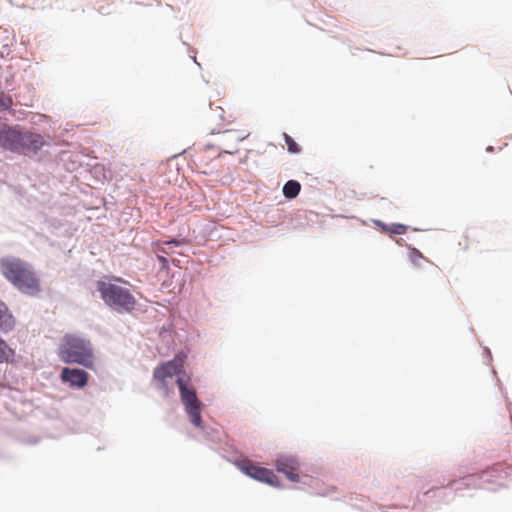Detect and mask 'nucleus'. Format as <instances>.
Returning a JSON list of instances; mask_svg holds the SVG:
<instances>
[{"label": "nucleus", "instance_id": "16", "mask_svg": "<svg viewBox=\"0 0 512 512\" xmlns=\"http://www.w3.org/2000/svg\"><path fill=\"white\" fill-rule=\"evenodd\" d=\"M13 100L11 96L0 93V111H5L11 108Z\"/></svg>", "mask_w": 512, "mask_h": 512}, {"label": "nucleus", "instance_id": "21", "mask_svg": "<svg viewBox=\"0 0 512 512\" xmlns=\"http://www.w3.org/2000/svg\"><path fill=\"white\" fill-rule=\"evenodd\" d=\"M487 151H493V147L489 146V147L487 148Z\"/></svg>", "mask_w": 512, "mask_h": 512}, {"label": "nucleus", "instance_id": "4", "mask_svg": "<svg viewBox=\"0 0 512 512\" xmlns=\"http://www.w3.org/2000/svg\"><path fill=\"white\" fill-rule=\"evenodd\" d=\"M176 382L179 387L181 401L185 406V411L191 423L196 427H201V403L196 396L195 390L189 388L181 377H178Z\"/></svg>", "mask_w": 512, "mask_h": 512}, {"label": "nucleus", "instance_id": "18", "mask_svg": "<svg viewBox=\"0 0 512 512\" xmlns=\"http://www.w3.org/2000/svg\"><path fill=\"white\" fill-rule=\"evenodd\" d=\"M171 245L179 246L181 245V242L177 240L163 242V246L159 248V251L167 254L169 251L164 246L170 247Z\"/></svg>", "mask_w": 512, "mask_h": 512}, {"label": "nucleus", "instance_id": "7", "mask_svg": "<svg viewBox=\"0 0 512 512\" xmlns=\"http://www.w3.org/2000/svg\"><path fill=\"white\" fill-rule=\"evenodd\" d=\"M237 466L244 474L257 481L275 487L279 486L278 477L274 474L272 470H269L265 467L257 466L250 460H242L237 463Z\"/></svg>", "mask_w": 512, "mask_h": 512}, {"label": "nucleus", "instance_id": "1", "mask_svg": "<svg viewBox=\"0 0 512 512\" xmlns=\"http://www.w3.org/2000/svg\"><path fill=\"white\" fill-rule=\"evenodd\" d=\"M0 270L3 276L19 291L28 295H36L41 286L33 267L26 261L7 257L0 261Z\"/></svg>", "mask_w": 512, "mask_h": 512}, {"label": "nucleus", "instance_id": "2", "mask_svg": "<svg viewBox=\"0 0 512 512\" xmlns=\"http://www.w3.org/2000/svg\"><path fill=\"white\" fill-rule=\"evenodd\" d=\"M118 283L128 284L120 277H104L97 281V290L106 305L118 312H131L136 306V299L131 292Z\"/></svg>", "mask_w": 512, "mask_h": 512}, {"label": "nucleus", "instance_id": "9", "mask_svg": "<svg viewBox=\"0 0 512 512\" xmlns=\"http://www.w3.org/2000/svg\"><path fill=\"white\" fill-rule=\"evenodd\" d=\"M60 378L71 387L83 388L88 383L89 375L82 369L64 367L61 371Z\"/></svg>", "mask_w": 512, "mask_h": 512}, {"label": "nucleus", "instance_id": "10", "mask_svg": "<svg viewBox=\"0 0 512 512\" xmlns=\"http://www.w3.org/2000/svg\"><path fill=\"white\" fill-rule=\"evenodd\" d=\"M275 467L278 472L285 474L290 481L299 482V475L297 473L299 462L295 457H281L276 460Z\"/></svg>", "mask_w": 512, "mask_h": 512}, {"label": "nucleus", "instance_id": "5", "mask_svg": "<svg viewBox=\"0 0 512 512\" xmlns=\"http://www.w3.org/2000/svg\"><path fill=\"white\" fill-rule=\"evenodd\" d=\"M45 144V139L41 134L19 129L12 152L32 156L36 155Z\"/></svg>", "mask_w": 512, "mask_h": 512}, {"label": "nucleus", "instance_id": "13", "mask_svg": "<svg viewBox=\"0 0 512 512\" xmlns=\"http://www.w3.org/2000/svg\"><path fill=\"white\" fill-rule=\"evenodd\" d=\"M16 352L0 337V364L15 363Z\"/></svg>", "mask_w": 512, "mask_h": 512}, {"label": "nucleus", "instance_id": "20", "mask_svg": "<svg viewBox=\"0 0 512 512\" xmlns=\"http://www.w3.org/2000/svg\"><path fill=\"white\" fill-rule=\"evenodd\" d=\"M157 258L161 262L163 268H166L168 266V260L164 256L157 255Z\"/></svg>", "mask_w": 512, "mask_h": 512}, {"label": "nucleus", "instance_id": "14", "mask_svg": "<svg viewBox=\"0 0 512 512\" xmlns=\"http://www.w3.org/2000/svg\"><path fill=\"white\" fill-rule=\"evenodd\" d=\"M301 190V185L296 180H289L283 186V194L288 199H293L298 196Z\"/></svg>", "mask_w": 512, "mask_h": 512}, {"label": "nucleus", "instance_id": "8", "mask_svg": "<svg viewBox=\"0 0 512 512\" xmlns=\"http://www.w3.org/2000/svg\"><path fill=\"white\" fill-rule=\"evenodd\" d=\"M249 136L246 129L226 130L219 134L217 145L225 153L232 154L237 151V144Z\"/></svg>", "mask_w": 512, "mask_h": 512}, {"label": "nucleus", "instance_id": "12", "mask_svg": "<svg viewBox=\"0 0 512 512\" xmlns=\"http://www.w3.org/2000/svg\"><path fill=\"white\" fill-rule=\"evenodd\" d=\"M15 327V319L7 306L0 301V331L8 333Z\"/></svg>", "mask_w": 512, "mask_h": 512}, {"label": "nucleus", "instance_id": "11", "mask_svg": "<svg viewBox=\"0 0 512 512\" xmlns=\"http://www.w3.org/2000/svg\"><path fill=\"white\" fill-rule=\"evenodd\" d=\"M19 128L0 122V148L13 151Z\"/></svg>", "mask_w": 512, "mask_h": 512}, {"label": "nucleus", "instance_id": "19", "mask_svg": "<svg viewBox=\"0 0 512 512\" xmlns=\"http://www.w3.org/2000/svg\"><path fill=\"white\" fill-rule=\"evenodd\" d=\"M406 226L405 225H402V224H396V225H393V227L391 228V232L394 233V234H404L406 232Z\"/></svg>", "mask_w": 512, "mask_h": 512}, {"label": "nucleus", "instance_id": "3", "mask_svg": "<svg viewBox=\"0 0 512 512\" xmlns=\"http://www.w3.org/2000/svg\"><path fill=\"white\" fill-rule=\"evenodd\" d=\"M58 356L67 364H78L88 369H92L94 366L91 342L77 335L67 334L61 339Z\"/></svg>", "mask_w": 512, "mask_h": 512}, {"label": "nucleus", "instance_id": "6", "mask_svg": "<svg viewBox=\"0 0 512 512\" xmlns=\"http://www.w3.org/2000/svg\"><path fill=\"white\" fill-rule=\"evenodd\" d=\"M184 359L180 356H176L173 360L160 364L155 368L153 373V379L157 383V388L163 390L165 395H169L170 390L168 387V379H172L174 376L180 375L183 371Z\"/></svg>", "mask_w": 512, "mask_h": 512}, {"label": "nucleus", "instance_id": "17", "mask_svg": "<svg viewBox=\"0 0 512 512\" xmlns=\"http://www.w3.org/2000/svg\"><path fill=\"white\" fill-rule=\"evenodd\" d=\"M409 258L413 264L420 265V261L424 259V256L416 248H411L409 251Z\"/></svg>", "mask_w": 512, "mask_h": 512}, {"label": "nucleus", "instance_id": "15", "mask_svg": "<svg viewBox=\"0 0 512 512\" xmlns=\"http://www.w3.org/2000/svg\"><path fill=\"white\" fill-rule=\"evenodd\" d=\"M283 137H284L285 143L288 147V151L290 153H299L300 152V147L298 146V144L293 140V138L290 135H288L287 133H284Z\"/></svg>", "mask_w": 512, "mask_h": 512}]
</instances>
